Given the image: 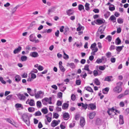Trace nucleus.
<instances>
[{
	"label": "nucleus",
	"instance_id": "1",
	"mask_svg": "<svg viewBox=\"0 0 129 129\" xmlns=\"http://www.w3.org/2000/svg\"><path fill=\"white\" fill-rule=\"evenodd\" d=\"M44 92L43 91L40 90L38 91L35 94V96L36 99L42 98L43 96Z\"/></svg>",
	"mask_w": 129,
	"mask_h": 129
},
{
	"label": "nucleus",
	"instance_id": "2",
	"mask_svg": "<svg viewBox=\"0 0 129 129\" xmlns=\"http://www.w3.org/2000/svg\"><path fill=\"white\" fill-rule=\"evenodd\" d=\"M51 100L52 98L51 97H49V98L46 97L42 99V101L43 105H46L47 102H48V103L50 104H52Z\"/></svg>",
	"mask_w": 129,
	"mask_h": 129
},
{
	"label": "nucleus",
	"instance_id": "3",
	"mask_svg": "<svg viewBox=\"0 0 129 129\" xmlns=\"http://www.w3.org/2000/svg\"><path fill=\"white\" fill-rule=\"evenodd\" d=\"M122 90V88L120 86H117L114 88L113 89V92L115 93H119Z\"/></svg>",
	"mask_w": 129,
	"mask_h": 129
},
{
	"label": "nucleus",
	"instance_id": "4",
	"mask_svg": "<svg viewBox=\"0 0 129 129\" xmlns=\"http://www.w3.org/2000/svg\"><path fill=\"white\" fill-rule=\"evenodd\" d=\"M31 116V114L28 113H25L23 114L22 115L23 119L24 120L27 119L28 118L29 119V117H30Z\"/></svg>",
	"mask_w": 129,
	"mask_h": 129
},
{
	"label": "nucleus",
	"instance_id": "5",
	"mask_svg": "<svg viewBox=\"0 0 129 129\" xmlns=\"http://www.w3.org/2000/svg\"><path fill=\"white\" fill-rule=\"evenodd\" d=\"M15 106L17 110L23 109L24 108L23 105L20 104H15Z\"/></svg>",
	"mask_w": 129,
	"mask_h": 129
},
{
	"label": "nucleus",
	"instance_id": "6",
	"mask_svg": "<svg viewBox=\"0 0 129 129\" xmlns=\"http://www.w3.org/2000/svg\"><path fill=\"white\" fill-rule=\"evenodd\" d=\"M60 122V120H54L52 121L51 123V125L53 127H54L57 125Z\"/></svg>",
	"mask_w": 129,
	"mask_h": 129
},
{
	"label": "nucleus",
	"instance_id": "7",
	"mask_svg": "<svg viewBox=\"0 0 129 129\" xmlns=\"http://www.w3.org/2000/svg\"><path fill=\"white\" fill-rule=\"evenodd\" d=\"M19 99L20 100H24L25 99L26 97L24 95L20 93H19L17 94Z\"/></svg>",
	"mask_w": 129,
	"mask_h": 129
},
{
	"label": "nucleus",
	"instance_id": "8",
	"mask_svg": "<svg viewBox=\"0 0 129 129\" xmlns=\"http://www.w3.org/2000/svg\"><path fill=\"white\" fill-rule=\"evenodd\" d=\"M30 56L33 57H37L39 56L38 53L36 52H31L30 53Z\"/></svg>",
	"mask_w": 129,
	"mask_h": 129
},
{
	"label": "nucleus",
	"instance_id": "9",
	"mask_svg": "<svg viewBox=\"0 0 129 129\" xmlns=\"http://www.w3.org/2000/svg\"><path fill=\"white\" fill-rule=\"evenodd\" d=\"M66 13L67 15L70 16L73 15L74 13V12L73 10L70 9L67 11Z\"/></svg>",
	"mask_w": 129,
	"mask_h": 129
},
{
	"label": "nucleus",
	"instance_id": "10",
	"mask_svg": "<svg viewBox=\"0 0 129 129\" xmlns=\"http://www.w3.org/2000/svg\"><path fill=\"white\" fill-rule=\"evenodd\" d=\"M55 8L54 7H52L48 10L47 14L49 15L50 13L54 12L55 10Z\"/></svg>",
	"mask_w": 129,
	"mask_h": 129
},
{
	"label": "nucleus",
	"instance_id": "11",
	"mask_svg": "<svg viewBox=\"0 0 129 129\" xmlns=\"http://www.w3.org/2000/svg\"><path fill=\"white\" fill-rule=\"evenodd\" d=\"M85 123L84 118L83 117L80 118V125L82 127L83 126Z\"/></svg>",
	"mask_w": 129,
	"mask_h": 129
},
{
	"label": "nucleus",
	"instance_id": "12",
	"mask_svg": "<svg viewBox=\"0 0 129 129\" xmlns=\"http://www.w3.org/2000/svg\"><path fill=\"white\" fill-rule=\"evenodd\" d=\"M88 109H90L91 110H94L96 108L95 105L93 104H90L88 105Z\"/></svg>",
	"mask_w": 129,
	"mask_h": 129
},
{
	"label": "nucleus",
	"instance_id": "13",
	"mask_svg": "<svg viewBox=\"0 0 129 129\" xmlns=\"http://www.w3.org/2000/svg\"><path fill=\"white\" fill-rule=\"evenodd\" d=\"M96 24L100 25L104 23L105 20L103 19H98L96 21Z\"/></svg>",
	"mask_w": 129,
	"mask_h": 129
},
{
	"label": "nucleus",
	"instance_id": "14",
	"mask_svg": "<svg viewBox=\"0 0 129 129\" xmlns=\"http://www.w3.org/2000/svg\"><path fill=\"white\" fill-rule=\"evenodd\" d=\"M36 37L33 34H31L29 36V39L30 41L33 42H34L35 39H36Z\"/></svg>",
	"mask_w": 129,
	"mask_h": 129
},
{
	"label": "nucleus",
	"instance_id": "15",
	"mask_svg": "<svg viewBox=\"0 0 129 129\" xmlns=\"http://www.w3.org/2000/svg\"><path fill=\"white\" fill-rule=\"evenodd\" d=\"M104 30V29L103 28L102 26H100L99 28L98 31H97V34H103Z\"/></svg>",
	"mask_w": 129,
	"mask_h": 129
},
{
	"label": "nucleus",
	"instance_id": "16",
	"mask_svg": "<svg viewBox=\"0 0 129 129\" xmlns=\"http://www.w3.org/2000/svg\"><path fill=\"white\" fill-rule=\"evenodd\" d=\"M95 115V113L93 112L90 113L88 115V116L90 119H92L94 117Z\"/></svg>",
	"mask_w": 129,
	"mask_h": 129
},
{
	"label": "nucleus",
	"instance_id": "17",
	"mask_svg": "<svg viewBox=\"0 0 129 129\" xmlns=\"http://www.w3.org/2000/svg\"><path fill=\"white\" fill-rule=\"evenodd\" d=\"M107 112L109 115L113 114V113H114V109L113 108L109 109L107 111Z\"/></svg>",
	"mask_w": 129,
	"mask_h": 129
},
{
	"label": "nucleus",
	"instance_id": "18",
	"mask_svg": "<svg viewBox=\"0 0 129 129\" xmlns=\"http://www.w3.org/2000/svg\"><path fill=\"white\" fill-rule=\"evenodd\" d=\"M19 7V5H17L14 8L11 9V11L12 15L14 14L16 11L17 9Z\"/></svg>",
	"mask_w": 129,
	"mask_h": 129
},
{
	"label": "nucleus",
	"instance_id": "19",
	"mask_svg": "<svg viewBox=\"0 0 129 129\" xmlns=\"http://www.w3.org/2000/svg\"><path fill=\"white\" fill-rule=\"evenodd\" d=\"M30 73L31 74V79H28L27 80V81H31L32 80V79H34L36 77V76L35 74L32 73L31 72Z\"/></svg>",
	"mask_w": 129,
	"mask_h": 129
},
{
	"label": "nucleus",
	"instance_id": "20",
	"mask_svg": "<svg viewBox=\"0 0 129 129\" xmlns=\"http://www.w3.org/2000/svg\"><path fill=\"white\" fill-rule=\"evenodd\" d=\"M21 47L20 46H19L18 47L15 49L13 51V53L15 54H16L17 53L19 52L21 49Z\"/></svg>",
	"mask_w": 129,
	"mask_h": 129
},
{
	"label": "nucleus",
	"instance_id": "21",
	"mask_svg": "<svg viewBox=\"0 0 129 129\" xmlns=\"http://www.w3.org/2000/svg\"><path fill=\"white\" fill-rule=\"evenodd\" d=\"M119 123L120 124H123L124 121L123 119V117L122 115H119Z\"/></svg>",
	"mask_w": 129,
	"mask_h": 129
},
{
	"label": "nucleus",
	"instance_id": "22",
	"mask_svg": "<svg viewBox=\"0 0 129 129\" xmlns=\"http://www.w3.org/2000/svg\"><path fill=\"white\" fill-rule=\"evenodd\" d=\"M28 104L30 106H34L35 105V101L34 100L31 99L30 100L29 102H28Z\"/></svg>",
	"mask_w": 129,
	"mask_h": 129
},
{
	"label": "nucleus",
	"instance_id": "23",
	"mask_svg": "<svg viewBox=\"0 0 129 129\" xmlns=\"http://www.w3.org/2000/svg\"><path fill=\"white\" fill-rule=\"evenodd\" d=\"M121 41L119 37H118L116 40L115 43L116 45H118L120 44Z\"/></svg>",
	"mask_w": 129,
	"mask_h": 129
},
{
	"label": "nucleus",
	"instance_id": "24",
	"mask_svg": "<svg viewBox=\"0 0 129 129\" xmlns=\"http://www.w3.org/2000/svg\"><path fill=\"white\" fill-rule=\"evenodd\" d=\"M69 106V104L67 103H64L62 106V108L63 109L65 110L67 109Z\"/></svg>",
	"mask_w": 129,
	"mask_h": 129
},
{
	"label": "nucleus",
	"instance_id": "25",
	"mask_svg": "<svg viewBox=\"0 0 129 129\" xmlns=\"http://www.w3.org/2000/svg\"><path fill=\"white\" fill-rule=\"evenodd\" d=\"M5 120L8 122L10 123L12 125H14L15 124V122L14 121H12L9 118H6L5 119Z\"/></svg>",
	"mask_w": 129,
	"mask_h": 129
},
{
	"label": "nucleus",
	"instance_id": "26",
	"mask_svg": "<svg viewBox=\"0 0 129 129\" xmlns=\"http://www.w3.org/2000/svg\"><path fill=\"white\" fill-rule=\"evenodd\" d=\"M115 7L114 5L112 4L110 5L109 7V9L111 11H113L115 10Z\"/></svg>",
	"mask_w": 129,
	"mask_h": 129
},
{
	"label": "nucleus",
	"instance_id": "27",
	"mask_svg": "<svg viewBox=\"0 0 129 129\" xmlns=\"http://www.w3.org/2000/svg\"><path fill=\"white\" fill-rule=\"evenodd\" d=\"M109 88L108 87L105 88L104 89H103L102 90L103 93L105 94H107L109 91Z\"/></svg>",
	"mask_w": 129,
	"mask_h": 129
},
{
	"label": "nucleus",
	"instance_id": "28",
	"mask_svg": "<svg viewBox=\"0 0 129 129\" xmlns=\"http://www.w3.org/2000/svg\"><path fill=\"white\" fill-rule=\"evenodd\" d=\"M111 21H112L113 23L115 22L116 21V18L113 15L111 16L109 19Z\"/></svg>",
	"mask_w": 129,
	"mask_h": 129
},
{
	"label": "nucleus",
	"instance_id": "29",
	"mask_svg": "<svg viewBox=\"0 0 129 129\" xmlns=\"http://www.w3.org/2000/svg\"><path fill=\"white\" fill-rule=\"evenodd\" d=\"M69 114L68 113H66L64 114L63 117L65 120H67L69 117Z\"/></svg>",
	"mask_w": 129,
	"mask_h": 129
},
{
	"label": "nucleus",
	"instance_id": "30",
	"mask_svg": "<svg viewBox=\"0 0 129 129\" xmlns=\"http://www.w3.org/2000/svg\"><path fill=\"white\" fill-rule=\"evenodd\" d=\"M89 5L90 4L89 3H85V9L86 10L88 11L89 10Z\"/></svg>",
	"mask_w": 129,
	"mask_h": 129
},
{
	"label": "nucleus",
	"instance_id": "31",
	"mask_svg": "<svg viewBox=\"0 0 129 129\" xmlns=\"http://www.w3.org/2000/svg\"><path fill=\"white\" fill-rule=\"evenodd\" d=\"M112 78V76H107L105 78L104 80L108 82L110 81H111V79Z\"/></svg>",
	"mask_w": 129,
	"mask_h": 129
},
{
	"label": "nucleus",
	"instance_id": "32",
	"mask_svg": "<svg viewBox=\"0 0 129 129\" xmlns=\"http://www.w3.org/2000/svg\"><path fill=\"white\" fill-rule=\"evenodd\" d=\"M123 47V46H116V50L117 51L119 52L122 50Z\"/></svg>",
	"mask_w": 129,
	"mask_h": 129
},
{
	"label": "nucleus",
	"instance_id": "33",
	"mask_svg": "<svg viewBox=\"0 0 129 129\" xmlns=\"http://www.w3.org/2000/svg\"><path fill=\"white\" fill-rule=\"evenodd\" d=\"M15 80L16 81L18 82L21 80L20 77L18 75H16L15 77Z\"/></svg>",
	"mask_w": 129,
	"mask_h": 129
},
{
	"label": "nucleus",
	"instance_id": "34",
	"mask_svg": "<svg viewBox=\"0 0 129 129\" xmlns=\"http://www.w3.org/2000/svg\"><path fill=\"white\" fill-rule=\"evenodd\" d=\"M78 9L79 11H81L82 10H84V11H85L84 7L82 5H79L78 6Z\"/></svg>",
	"mask_w": 129,
	"mask_h": 129
},
{
	"label": "nucleus",
	"instance_id": "35",
	"mask_svg": "<svg viewBox=\"0 0 129 129\" xmlns=\"http://www.w3.org/2000/svg\"><path fill=\"white\" fill-rule=\"evenodd\" d=\"M84 29V27L80 25L77 28V31H79L81 30H83Z\"/></svg>",
	"mask_w": 129,
	"mask_h": 129
},
{
	"label": "nucleus",
	"instance_id": "36",
	"mask_svg": "<svg viewBox=\"0 0 129 129\" xmlns=\"http://www.w3.org/2000/svg\"><path fill=\"white\" fill-rule=\"evenodd\" d=\"M27 59V57L25 56H22L21 57V60L22 61H24L26 60Z\"/></svg>",
	"mask_w": 129,
	"mask_h": 129
},
{
	"label": "nucleus",
	"instance_id": "37",
	"mask_svg": "<svg viewBox=\"0 0 129 129\" xmlns=\"http://www.w3.org/2000/svg\"><path fill=\"white\" fill-rule=\"evenodd\" d=\"M23 120L26 123V124L28 126H29L30 125V123L29 119L28 118L27 119H24Z\"/></svg>",
	"mask_w": 129,
	"mask_h": 129
},
{
	"label": "nucleus",
	"instance_id": "38",
	"mask_svg": "<svg viewBox=\"0 0 129 129\" xmlns=\"http://www.w3.org/2000/svg\"><path fill=\"white\" fill-rule=\"evenodd\" d=\"M41 111L44 114H46L47 113L48 111L47 108H43L42 109Z\"/></svg>",
	"mask_w": 129,
	"mask_h": 129
},
{
	"label": "nucleus",
	"instance_id": "39",
	"mask_svg": "<svg viewBox=\"0 0 129 129\" xmlns=\"http://www.w3.org/2000/svg\"><path fill=\"white\" fill-rule=\"evenodd\" d=\"M94 83L96 84V85H100V82L98 79H95L94 80Z\"/></svg>",
	"mask_w": 129,
	"mask_h": 129
},
{
	"label": "nucleus",
	"instance_id": "40",
	"mask_svg": "<svg viewBox=\"0 0 129 129\" xmlns=\"http://www.w3.org/2000/svg\"><path fill=\"white\" fill-rule=\"evenodd\" d=\"M63 52L64 55L63 56V58L65 59H68L69 58V56L66 54L64 51H63Z\"/></svg>",
	"mask_w": 129,
	"mask_h": 129
},
{
	"label": "nucleus",
	"instance_id": "41",
	"mask_svg": "<svg viewBox=\"0 0 129 129\" xmlns=\"http://www.w3.org/2000/svg\"><path fill=\"white\" fill-rule=\"evenodd\" d=\"M119 24H122L123 22V20L120 18H119L117 20Z\"/></svg>",
	"mask_w": 129,
	"mask_h": 129
},
{
	"label": "nucleus",
	"instance_id": "42",
	"mask_svg": "<svg viewBox=\"0 0 129 129\" xmlns=\"http://www.w3.org/2000/svg\"><path fill=\"white\" fill-rule=\"evenodd\" d=\"M41 113L40 111H38L36 112L34 114L35 116H39L41 115Z\"/></svg>",
	"mask_w": 129,
	"mask_h": 129
},
{
	"label": "nucleus",
	"instance_id": "43",
	"mask_svg": "<svg viewBox=\"0 0 129 129\" xmlns=\"http://www.w3.org/2000/svg\"><path fill=\"white\" fill-rule=\"evenodd\" d=\"M60 127L61 129H64L66 128L65 123L62 122L60 125Z\"/></svg>",
	"mask_w": 129,
	"mask_h": 129
},
{
	"label": "nucleus",
	"instance_id": "44",
	"mask_svg": "<svg viewBox=\"0 0 129 129\" xmlns=\"http://www.w3.org/2000/svg\"><path fill=\"white\" fill-rule=\"evenodd\" d=\"M41 103L39 101H38L37 102V106L38 108H40L41 105Z\"/></svg>",
	"mask_w": 129,
	"mask_h": 129
},
{
	"label": "nucleus",
	"instance_id": "45",
	"mask_svg": "<svg viewBox=\"0 0 129 129\" xmlns=\"http://www.w3.org/2000/svg\"><path fill=\"white\" fill-rule=\"evenodd\" d=\"M106 68V67L105 65H104L103 66H100L99 67V70H100L103 71Z\"/></svg>",
	"mask_w": 129,
	"mask_h": 129
},
{
	"label": "nucleus",
	"instance_id": "46",
	"mask_svg": "<svg viewBox=\"0 0 129 129\" xmlns=\"http://www.w3.org/2000/svg\"><path fill=\"white\" fill-rule=\"evenodd\" d=\"M124 96V95L123 93L118 95L117 97V98L118 99H120L123 98Z\"/></svg>",
	"mask_w": 129,
	"mask_h": 129
},
{
	"label": "nucleus",
	"instance_id": "47",
	"mask_svg": "<svg viewBox=\"0 0 129 129\" xmlns=\"http://www.w3.org/2000/svg\"><path fill=\"white\" fill-rule=\"evenodd\" d=\"M101 59L102 62L103 63H105L107 61V59L105 57L103 56L102 57Z\"/></svg>",
	"mask_w": 129,
	"mask_h": 129
},
{
	"label": "nucleus",
	"instance_id": "48",
	"mask_svg": "<svg viewBox=\"0 0 129 129\" xmlns=\"http://www.w3.org/2000/svg\"><path fill=\"white\" fill-rule=\"evenodd\" d=\"M76 122L75 121H73L72 123L69 126L70 127H73L75 125Z\"/></svg>",
	"mask_w": 129,
	"mask_h": 129
},
{
	"label": "nucleus",
	"instance_id": "49",
	"mask_svg": "<svg viewBox=\"0 0 129 129\" xmlns=\"http://www.w3.org/2000/svg\"><path fill=\"white\" fill-rule=\"evenodd\" d=\"M86 90L90 92H93V90L89 86L87 87L86 88Z\"/></svg>",
	"mask_w": 129,
	"mask_h": 129
},
{
	"label": "nucleus",
	"instance_id": "50",
	"mask_svg": "<svg viewBox=\"0 0 129 129\" xmlns=\"http://www.w3.org/2000/svg\"><path fill=\"white\" fill-rule=\"evenodd\" d=\"M35 109L33 107H29L28 109V111L30 112H32L34 111Z\"/></svg>",
	"mask_w": 129,
	"mask_h": 129
},
{
	"label": "nucleus",
	"instance_id": "51",
	"mask_svg": "<svg viewBox=\"0 0 129 129\" xmlns=\"http://www.w3.org/2000/svg\"><path fill=\"white\" fill-rule=\"evenodd\" d=\"M69 66L72 68H74L75 66L74 63H71L69 64Z\"/></svg>",
	"mask_w": 129,
	"mask_h": 129
},
{
	"label": "nucleus",
	"instance_id": "52",
	"mask_svg": "<svg viewBox=\"0 0 129 129\" xmlns=\"http://www.w3.org/2000/svg\"><path fill=\"white\" fill-rule=\"evenodd\" d=\"M96 44L95 43H94L93 44H92L90 47V49L93 48H94L97 47H96Z\"/></svg>",
	"mask_w": 129,
	"mask_h": 129
},
{
	"label": "nucleus",
	"instance_id": "53",
	"mask_svg": "<svg viewBox=\"0 0 129 129\" xmlns=\"http://www.w3.org/2000/svg\"><path fill=\"white\" fill-rule=\"evenodd\" d=\"M38 70L39 71H42L44 69V68L42 66L39 65L37 68Z\"/></svg>",
	"mask_w": 129,
	"mask_h": 129
},
{
	"label": "nucleus",
	"instance_id": "54",
	"mask_svg": "<svg viewBox=\"0 0 129 129\" xmlns=\"http://www.w3.org/2000/svg\"><path fill=\"white\" fill-rule=\"evenodd\" d=\"M0 81L3 84H5L6 83V82L3 80V77H0Z\"/></svg>",
	"mask_w": 129,
	"mask_h": 129
},
{
	"label": "nucleus",
	"instance_id": "55",
	"mask_svg": "<svg viewBox=\"0 0 129 129\" xmlns=\"http://www.w3.org/2000/svg\"><path fill=\"white\" fill-rule=\"evenodd\" d=\"M59 115L56 113H54L53 114V116L55 118H57L59 117Z\"/></svg>",
	"mask_w": 129,
	"mask_h": 129
},
{
	"label": "nucleus",
	"instance_id": "56",
	"mask_svg": "<svg viewBox=\"0 0 129 129\" xmlns=\"http://www.w3.org/2000/svg\"><path fill=\"white\" fill-rule=\"evenodd\" d=\"M59 68L60 70L62 72H64L65 71V69L64 67L62 66H59Z\"/></svg>",
	"mask_w": 129,
	"mask_h": 129
},
{
	"label": "nucleus",
	"instance_id": "57",
	"mask_svg": "<svg viewBox=\"0 0 129 129\" xmlns=\"http://www.w3.org/2000/svg\"><path fill=\"white\" fill-rule=\"evenodd\" d=\"M59 32L58 30H57L55 32V36L57 37H58L59 36Z\"/></svg>",
	"mask_w": 129,
	"mask_h": 129
},
{
	"label": "nucleus",
	"instance_id": "58",
	"mask_svg": "<svg viewBox=\"0 0 129 129\" xmlns=\"http://www.w3.org/2000/svg\"><path fill=\"white\" fill-rule=\"evenodd\" d=\"M96 62L99 64L102 62L101 59H100L99 58L96 61Z\"/></svg>",
	"mask_w": 129,
	"mask_h": 129
},
{
	"label": "nucleus",
	"instance_id": "59",
	"mask_svg": "<svg viewBox=\"0 0 129 129\" xmlns=\"http://www.w3.org/2000/svg\"><path fill=\"white\" fill-rule=\"evenodd\" d=\"M93 74L94 76H96L98 75V72L96 70H94L93 71Z\"/></svg>",
	"mask_w": 129,
	"mask_h": 129
},
{
	"label": "nucleus",
	"instance_id": "60",
	"mask_svg": "<svg viewBox=\"0 0 129 129\" xmlns=\"http://www.w3.org/2000/svg\"><path fill=\"white\" fill-rule=\"evenodd\" d=\"M82 107L85 109H86L87 108V106H88V105L84 104L83 103H82Z\"/></svg>",
	"mask_w": 129,
	"mask_h": 129
},
{
	"label": "nucleus",
	"instance_id": "61",
	"mask_svg": "<svg viewBox=\"0 0 129 129\" xmlns=\"http://www.w3.org/2000/svg\"><path fill=\"white\" fill-rule=\"evenodd\" d=\"M111 53L110 52H108L106 54V55L108 58H109L111 57Z\"/></svg>",
	"mask_w": 129,
	"mask_h": 129
},
{
	"label": "nucleus",
	"instance_id": "62",
	"mask_svg": "<svg viewBox=\"0 0 129 129\" xmlns=\"http://www.w3.org/2000/svg\"><path fill=\"white\" fill-rule=\"evenodd\" d=\"M123 93L125 96L128 94H129V90H126L124 92V93Z\"/></svg>",
	"mask_w": 129,
	"mask_h": 129
},
{
	"label": "nucleus",
	"instance_id": "63",
	"mask_svg": "<svg viewBox=\"0 0 129 129\" xmlns=\"http://www.w3.org/2000/svg\"><path fill=\"white\" fill-rule=\"evenodd\" d=\"M81 82L80 80H77L76 81V84L78 85H80L81 84Z\"/></svg>",
	"mask_w": 129,
	"mask_h": 129
},
{
	"label": "nucleus",
	"instance_id": "64",
	"mask_svg": "<svg viewBox=\"0 0 129 129\" xmlns=\"http://www.w3.org/2000/svg\"><path fill=\"white\" fill-rule=\"evenodd\" d=\"M89 65L88 64L84 66V70H85L88 71L89 70Z\"/></svg>",
	"mask_w": 129,
	"mask_h": 129
}]
</instances>
